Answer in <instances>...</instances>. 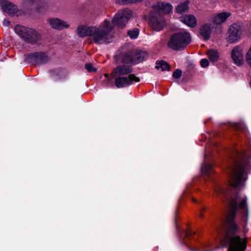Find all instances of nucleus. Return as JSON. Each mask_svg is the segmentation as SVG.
I'll return each instance as SVG.
<instances>
[{
  "mask_svg": "<svg viewBox=\"0 0 251 251\" xmlns=\"http://www.w3.org/2000/svg\"><path fill=\"white\" fill-rule=\"evenodd\" d=\"M246 61L249 66L251 68V47L246 54Z\"/></svg>",
  "mask_w": 251,
  "mask_h": 251,
  "instance_id": "cd10ccee",
  "label": "nucleus"
},
{
  "mask_svg": "<svg viewBox=\"0 0 251 251\" xmlns=\"http://www.w3.org/2000/svg\"><path fill=\"white\" fill-rule=\"evenodd\" d=\"M200 64L202 67L205 68L209 65V61L207 59H202L201 60Z\"/></svg>",
  "mask_w": 251,
  "mask_h": 251,
  "instance_id": "7c9ffc66",
  "label": "nucleus"
},
{
  "mask_svg": "<svg viewBox=\"0 0 251 251\" xmlns=\"http://www.w3.org/2000/svg\"><path fill=\"white\" fill-rule=\"evenodd\" d=\"M150 24L152 28L156 31L162 30L166 25L163 16L158 11H151Z\"/></svg>",
  "mask_w": 251,
  "mask_h": 251,
  "instance_id": "0eeeda50",
  "label": "nucleus"
},
{
  "mask_svg": "<svg viewBox=\"0 0 251 251\" xmlns=\"http://www.w3.org/2000/svg\"><path fill=\"white\" fill-rule=\"evenodd\" d=\"M27 59L29 61L35 64L43 65L49 60V56L42 52H37L28 55Z\"/></svg>",
  "mask_w": 251,
  "mask_h": 251,
  "instance_id": "9d476101",
  "label": "nucleus"
},
{
  "mask_svg": "<svg viewBox=\"0 0 251 251\" xmlns=\"http://www.w3.org/2000/svg\"><path fill=\"white\" fill-rule=\"evenodd\" d=\"M228 33V41L229 43H234L241 38L242 33V27L239 25L233 24L229 27Z\"/></svg>",
  "mask_w": 251,
  "mask_h": 251,
  "instance_id": "1a4fd4ad",
  "label": "nucleus"
},
{
  "mask_svg": "<svg viewBox=\"0 0 251 251\" xmlns=\"http://www.w3.org/2000/svg\"><path fill=\"white\" fill-rule=\"evenodd\" d=\"M47 23L52 28L58 30L68 28L70 25L69 22L55 17L49 18Z\"/></svg>",
  "mask_w": 251,
  "mask_h": 251,
  "instance_id": "9b49d317",
  "label": "nucleus"
},
{
  "mask_svg": "<svg viewBox=\"0 0 251 251\" xmlns=\"http://www.w3.org/2000/svg\"><path fill=\"white\" fill-rule=\"evenodd\" d=\"M134 64H138L147 58L148 53L147 51L133 49Z\"/></svg>",
  "mask_w": 251,
  "mask_h": 251,
  "instance_id": "f3484780",
  "label": "nucleus"
},
{
  "mask_svg": "<svg viewBox=\"0 0 251 251\" xmlns=\"http://www.w3.org/2000/svg\"><path fill=\"white\" fill-rule=\"evenodd\" d=\"M211 31L212 27L211 24L206 23L201 26L200 28L199 34L204 40H207L210 37Z\"/></svg>",
  "mask_w": 251,
  "mask_h": 251,
  "instance_id": "2eb2a0df",
  "label": "nucleus"
},
{
  "mask_svg": "<svg viewBox=\"0 0 251 251\" xmlns=\"http://www.w3.org/2000/svg\"><path fill=\"white\" fill-rule=\"evenodd\" d=\"M132 16V11L128 8L119 10L114 16L112 22L119 28H124Z\"/></svg>",
  "mask_w": 251,
  "mask_h": 251,
  "instance_id": "423d86ee",
  "label": "nucleus"
},
{
  "mask_svg": "<svg viewBox=\"0 0 251 251\" xmlns=\"http://www.w3.org/2000/svg\"><path fill=\"white\" fill-rule=\"evenodd\" d=\"M215 191L218 194H222L224 195H226V191L220 187H218L216 189Z\"/></svg>",
  "mask_w": 251,
  "mask_h": 251,
  "instance_id": "2f4dec72",
  "label": "nucleus"
},
{
  "mask_svg": "<svg viewBox=\"0 0 251 251\" xmlns=\"http://www.w3.org/2000/svg\"><path fill=\"white\" fill-rule=\"evenodd\" d=\"M140 78L136 77L134 75L131 74L128 76H120L115 78V85L118 88L127 87L132 84L134 82H139Z\"/></svg>",
  "mask_w": 251,
  "mask_h": 251,
  "instance_id": "6e6552de",
  "label": "nucleus"
},
{
  "mask_svg": "<svg viewBox=\"0 0 251 251\" xmlns=\"http://www.w3.org/2000/svg\"><path fill=\"white\" fill-rule=\"evenodd\" d=\"M90 26L85 25H79L77 27L76 31L77 35L81 38L90 36Z\"/></svg>",
  "mask_w": 251,
  "mask_h": 251,
  "instance_id": "412c9836",
  "label": "nucleus"
},
{
  "mask_svg": "<svg viewBox=\"0 0 251 251\" xmlns=\"http://www.w3.org/2000/svg\"><path fill=\"white\" fill-rule=\"evenodd\" d=\"M231 57L233 62L236 65L240 66L244 64L243 54L242 52V49L239 47H237L233 49L231 52Z\"/></svg>",
  "mask_w": 251,
  "mask_h": 251,
  "instance_id": "f8f14e48",
  "label": "nucleus"
},
{
  "mask_svg": "<svg viewBox=\"0 0 251 251\" xmlns=\"http://www.w3.org/2000/svg\"><path fill=\"white\" fill-rule=\"evenodd\" d=\"M140 30L138 28H134L127 31V34L131 39H135L139 36Z\"/></svg>",
  "mask_w": 251,
  "mask_h": 251,
  "instance_id": "393cba45",
  "label": "nucleus"
},
{
  "mask_svg": "<svg viewBox=\"0 0 251 251\" xmlns=\"http://www.w3.org/2000/svg\"><path fill=\"white\" fill-rule=\"evenodd\" d=\"M0 6L4 12L9 14H14L18 11L17 6L7 0H0Z\"/></svg>",
  "mask_w": 251,
  "mask_h": 251,
  "instance_id": "4468645a",
  "label": "nucleus"
},
{
  "mask_svg": "<svg viewBox=\"0 0 251 251\" xmlns=\"http://www.w3.org/2000/svg\"><path fill=\"white\" fill-rule=\"evenodd\" d=\"M185 235L186 237L188 238L192 235V232L190 231H186L185 232Z\"/></svg>",
  "mask_w": 251,
  "mask_h": 251,
  "instance_id": "72a5a7b5",
  "label": "nucleus"
},
{
  "mask_svg": "<svg viewBox=\"0 0 251 251\" xmlns=\"http://www.w3.org/2000/svg\"><path fill=\"white\" fill-rule=\"evenodd\" d=\"M143 0H117V2L122 5L140 2Z\"/></svg>",
  "mask_w": 251,
  "mask_h": 251,
  "instance_id": "bb28decb",
  "label": "nucleus"
},
{
  "mask_svg": "<svg viewBox=\"0 0 251 251\" xmlns=\"http://www.w3.org/2000/svg\"><path fill=\"white\" fill-rule=\"evenodd\" d=\"M181 21L191 27H195L197 25V19L196 17L192 15H187L181 17Z\"/></svg>",
  "mask_w": 251,
  "mask_h": 251,
  "instance_id": "6ab92c4d",
  "label": "nucleus"
},
{
  "mask_svg": "<svg viewBox=\"0 0 251 251\" xmlns=\"http://www.w3.org/2000/svg\"><path fill=\"white\" fill-rule=\"evenodd\" d=\"M156 68L157 69H160L162 71L169 70L170 66L168 63L164 61H156Z\"/></svg>",
  "mask_w": 251,
  "mask_h": 251,
  "instance_id": "b1692460",
  "label": "nucleus"
},
{
  "mask_svg": "<svg viewBox=\"0 0 251 251\" xmlns=\"http://www.w3.org/2000/svg\"><path fill=\"white\" fill-rule=\"evenodd\" d=\"M239 126H240L239 125L236 124V125H235V127L237 128L239 127Z\"/></svg>",
  "mask_w": 251,
  "mask_h": 251,
  "instance_id": "c9c22d12",
  "label": "nucleus"
},
{
  "mask_svg": "<svg viewBox=\"0 0 251 251\" xmlns=\"http://www.w3.org/2000/svg\"><path fill=\"white\" fill-rule=\"evenodd\" d=\"M236 234H226L224 239L221 241L223 247L229 245L228 251H243L246 248V241H242Z\"/></svg>",
  "mask_w": 251,
  "mask_h": 251,
  "instance_id": "20e7f679",
  "label": "nucleus"
},
{
  "mask_svg": "<svg viewBox=\"0 0 251 251\" xmlns=\"http://www.w3.org/2000/svg\"><path fill=\"white\" fill-rule=\"evenodd\" d=\"M201 171L205 175L209 176L212 172V167L211 164L205 162L201 166Z\"/></svg>",
  "mask_w": 251,
  "mask_h": 251,
  "instance_id": "5701e85b",
  "label": "nucleus"
},
{
  "mask_svg": "<svg viewBox=\"0 0 251 251\" xmlns=\"http://www.w3.org/2000/svg\"><path fill=\"white\" fill-rule=\"evenodd\" d=\"M181 75H182L181 71L179 69H176L174 72V73L173 74V76L174 77H175L176 78H179L181 77Z\"/></svg>",
  "mask_w": 251,
  "mask_h": 251,
  "instance_id": "c756f323",
  "label": "nucleus"
},
{
  "mask_svg": "<svg viewBox=\"0 0 251 251\" xmlns=\"http://www.w3.org/2000/svg\"><path fill=\"white\" fill-rule=\"evenodd\" d=\"M132 72V68L130 66L121 65L117 67L113 73L117 75H127Z\"/></svg>",
  "mask_w": 251,
  "mask_h": 251,
  "instance_id": "dca6fc26",
  "label": "nucleus"
},
{
  "mask_svg": "<svg viewBox=\"0 0 251 251\" xmlns=\"http://www.w3.org/2000/svg\"><path fill=\"white\" fill-rule=\"evenodd\" d=\"M108 76V75L107 74H105V77L106 78H107Z\"/></svg>",
  "mask_w": 251,
  "mask_h": 251,
  "instance_id": "e433bc0d",
  "label": "nucleus"
},
{
  "mask_svg": "<svg viewBox=\"0 0 251 251\" xmlns=\"http://www.w3.org/2000/svg\"><path fill=\"white\" fill-rule=\"evenodd\" d=\"M207 55L211 62L216 61L219 58V53L217 50H209L207 51Z\"/></svg>",
  "mask_w": 251,
  "mask_h": 251,
  "instance_id": "a878e982",
  "label": "nucleus"
},
{
  "mask_svg": "<svg viewBox=\"0 0 251 251\" xmlns=\"http://www.w3.org/2000/svg\"><path fill=\"white\" fill-rule=\"evenodd\" d=\"M173 10V6L169 3L158 2L153 7L152 10L158 11L163 16V14H168Z\"/></svg>",
  "mask_w": 251,
  "mask_h": 251,
  "instance_id": "ddd939ff",
  "label": "nucleus"
},
{
  "mask_svg": "<svg viewBox=\"0 0 251 251\" xmlns=\"http://www.w3.org/2000/svg\"><path fill=\"white\" fill-rule=\"evenodd\" d=\"M236 158L233 159L234 164L228 169L229 182L233 187H236L245 179V170L251 166L249 162L251 157L247 158L244 153L236 152Z\"/></svg>",
  "mask_w": 251,
  "mask_h": 251,
  "instance_id": "f257e3e1",
  "label": "nucleus"
},
{
  "mask_svg": "<svg viewBox=\"0 0 251 251\" xmlns=\"http://www.w3.org/2000/svg\"><path fill=\"white\" fill-rule=\"evenodd\" d=\"M205 210V207H203L202 208V209L201 210V212L200 214V216L201 217H202V214L201 213V211H204Z\"/></svg>",
  "mask_w": 251,
  "mask_h": 251,
  "instance_id": "f704fd0d",
  "label": "nucleus"
},
{
  "mask_svg": "<svg viewBox=\"0 0 251 251\" xmlns=\"http://www.w3.org/2000/svg\"><path fill=\"white\" fill-rule=\"evenodd\" d=\"M90 37L98 44L108 43V35L110 31V21L105 19L99 26H90Z\"/></svg>",
  "mask_w": 251,
  "mask_h": 251,
  "instance_id": "f03ea898",
  "label": "nucleus"
},
{
  "mask_svg": "<svg viewBox=\"0 0 251 251\" xmlns=\"http://www.w3.org/2000/svg\"><path fill=\"white\" fill-rule=\"evenodd\" d=\"M189 1H186L184 2L181 3L180 4L178 5V6L176 8V11L177 13L182 14L183 13L188 12L189 9Z\"/></svg>",
  "mask_w": 251,
  "mask_h": 251,
  "instance_id": "4be33fe9",
  "label": "nucleus"
},
{
  "mask_svg": "<svg viewBox=\"0 0 251 251\" xmlns=\"http://www.w3.org/2000/svg\"><path fill=\"white\" fill-rule=\"evenodd\" d=\"M191 42L190 34L186 31L179 32L172 35L168 43L170 49L177 51L185 49Z\"/></svg>",
  "mask_w": 251,
  "mask_h": 251,
  "instance_id": "7ed1b4c3",
  "label": "nucleus"
},
{
  "mask_svg": "<svg viewBox=\"0 0 251 251\" xmlns=\"http://www.w3.org/2000/svg\"><path fill=\"white\" fill-rule=\"evenodd\" d=\"M133 55V49H130L126 52H123L121 55L122 63L125 64H134Z\"/></svg>",
  "mask_w": 251,
  "mask_h": 251,
  "instance_id": "a211bd4d",
  "label": "nucleus"
},
{
  "mask_svg": "<svg viewBox=\"0 0 251 251\" xmlns=\"http://www.w3.org/2000/svg\"><path fill=\"white\" fill-rule=\"evenodd\" d=\"M85 68L89 72H95L97 71V69L95 68L91 64L88 63L85 64Z\"/></svg>",
  "mask_w": 251,
  "mask_h": 251,
  "instance_id": "c85d7f7f",
  "label": "nucleus"
},
{
  "mask_svg": "<svg viewBox=\"0 0 251 251\" xmlns=\"http://www.w3.org/2000/svg\"><path fill=\"white\" fill-rule=\"evenodd\" d=\"M3 25L6 26H8L10 25V22L6 19H4L2 21Z\"/></svg>",
  "mask_w": 251,
  "mask_h": 251,
  "instance_id": "473e14b6",
  "label": "nucleus"
},
{
  "mask_svg": "<svg viewBox=\"0 0 251 251\" xmlns=\"http://www.w3.org/2000/svg\"><path fill=\"white\" fill-rule=\"evenodd\" d=\"M15 32L25 41L32 45L37 43L41 38V34L35 30L24 26L17 25Z\"/></svg>",
  "mask_w": 251,
  "mask_h": 251,
  "instance_id": "39448f33",
  "label": "nucleus"
},
{
  "mask_svg": "<svg viewBox=\"0 0 251 251\" xmlns=\"http://www.w3.org/2000/svg\"><path fill=\"white\" fill-rule=\"evenodd\" d=\"M230 15L229 12L220 13L213 17V22L216 25H221L224 23Z\"/></svg>",
  "mask_w": 251,
  "mask_h": 251,
  "instance_id": "aec40b11",
  "label": "nucleus"
}]
</instances>
